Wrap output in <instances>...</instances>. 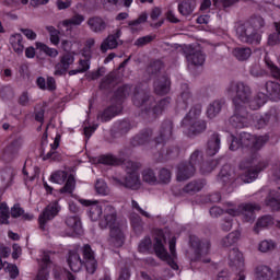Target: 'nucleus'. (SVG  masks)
<instances>
[{"label":"nucleus","mask_w":280,"mask_h":280,"mask_svg":"<svg viewBox=\"0 0 280 280\" xmlns=\"http://www.w3.org/2000/svg\"><path fill=\"white\" fill-rule=\"evenodd\" d=\"M268 143L266 136H253L248 132H241L240 137L231 136L230 150L235 152L242 148L245 156L240 163L241 170H247L241 175L243 183H253L268 165L259 161V150Z\"/></svg>","instance_id":"1"},{"label":"nucleus","mask_w":280,"mask_h":280,"mask_svg":"<svg viewBox=\"0 0 280 280\" xmlns=\"http://www.w3.org/2000/svg\"><path fill=\"white\" fill-rule=\"evenodd\" d=\"M132 102L138 108L144 106L142 113L144 117L151 121L159 119V117H161V115L172 106V97L166 96L156 102L154 96H151L143 90L135 91Z\"/></svg>","instance_id":"2"},{"label":"nucleus","mask_w":280,"mask_h":280,"mask_svg":"<svg viewBox=\"0 0 280 280\" xmlns=\"http://www.w3.org/2000/svg\"><path fill=\"white\" fill-rule=\"evenodd\" d=\"M103 213V219L98 223L100 229H109V244L115 248H121L126 242V234H124L121 224L117 222V209L108 205L104 208Z\"/></svg>","instance_id":"3"},{"label":"nucleus","mask_w":280,"mask_h":280,"mask_svg":"<svg viewBox=\"0 0 280 280\" xmlns=\"http://www.w3.org/2000/svg\"><path fill=\"white\" fill-rule=\"evenodd\" d=\"M266 27V20L261 15H253L249 21L236 26V36L241 43L246 45H261V33L259 30Z\"/></svg>","instance_id":"4"},{"label":"nucleus","mask_w":280,"mask_h":280,"mask_svg":"<svg viewBox=\"0 0 280 280\" xmlns=\"http://www.w3.org/2000/svg\"><path fill=\"white\" fill-rule=\"evenodd\" d=\"M226 95L233 97L232 100L234 106L246 107V104L253 97V90L250 85L244 83L243 81H231L225 88Z\"/></svg>","instance_id":"5"},{"label":"nucleus","mask_w":280,"mask_h":280,"mask_svg":"<svg viewBox=\"0 0 280 280\" xmlns=\"http://www.w3.org/2000/svg\"><path fill=\"white\" fill-rule=\"evenodd\" d=\"M189 244L194 250V255L190 259L191 264L197 261H201V264H211V258L206 256L209 255V250H211V242L200 241L198 236L190 235Z\"/></svg>","instance_id":"6"},{"label":"nucleus","mask_w":280,"mask_h":280,"mask_svg":"<svg viewBox=\"0 0 280 280\" xmlns=\"http://www.w3.org/2000/svg\"><path fill=\"white\" fill-rule=\"evenodd\" d=\"M230 124L233 128H246L248 124V110H246V107L234 106V115L231 116Z\"/></svg>","instance_id":"7"},{"label":"nucleus","mask_w":280,"mask_h":280,"mask_svg":"<svg viewBox=\"0 0 280 280\" xmlns=\"http://www.w3.org/2000/svg\"><path fill=\"white\" fill-rule=\"evenodd\" d=\"M59 211H60V209H58L57 202L48 205L43 210V212L38 217V224H39L40 231L46 230L47 222H51V220H54V218H56L58 215Z\"/></svg>","instance_id":"8"},{"label":"nucleus","mask_w":280,"mask_h":280,"mask_svg":"<svg viewBox=\"0 0 280 280\" xmlns=\"http://www.w3.org/2000/svg\"><path fill=\"white\" fill-rule=\"evenodd\" d=\"M82 255L86 272H89V275H95V271L97 270V260L95 259V253L93 252V248H91V245L85 244L82 247Z\"/></svg>","instance_id":"9"},{"label":"nucleus","mask_w":280,"mask_h":280,"mask_svg":"<svg viewBox=\"0 0 280 280\" xmlns=\"http://www.w3.org/2000/svg\"><path fill=\"white\" fill-rule=\"evenodd\" d=\"M113 182L118 187H127L128 189H139L141 187V180L139 179V173H128L124 179L113 177Z\"/></svg>","instance_id":"10"},{"label":"nucleus","mask_w":280,"mask_h":280,"mask_svg":"<svg viewBox=\"0 0 280 280\" xmlns=\"http://www.w3.org/2000/svg\"><path fill=\"white\" fill-rule=\"evenodd\" d=\"M165 242H166L165 232H163V230H158L156 236L154 237L153 250L156 257H159V259H162L163 257L170 254L165 248Z\"/></svg>","instance_id":"11"},{"label":"nucleus","mask_w":280,"mask_h":280,"mask_svg":"<svg viewBox=\"0 0 280 280\" xmlns=\"http://www.w3.org/2000/svg\"><path fill=\"white\" fill-rule=\"evenodd\" d=\"M261 91H266V100H271V102L280 101V84L277 81H267L260 86Z\"/></svg>","instance_id":"12"},{"label":"nucleus","mask_w":280,"mask_h":280,"mask_svg":"<svg viewBox=\"0 0 280 280\" xmlns=\"http://www.w3.org/2000/svg\"><path fill=\"white\" fill-rule=\"evenodd\" d=\"M73 62H75V57L71 52L61 56L60 62L55 66V75H65Z\"/></svg>","instance_id":"13"},{"label":"nucleus","mask_w":280,"mask_h":280,"mask_svg":"<svg viewBox=\"0 0 280 280\" xmlns=\"http://www.w3.org/2000/svg\"><path fill=\"white\" fill-rule=\"evenodd\" d=\"M205 185H207L205 179L191 180L182 188L180 196H196V194L205 189Z\"/></svg>","instance_id":"14"},{"label":"nucleus","mask_w":280,"mask_h":280,"mask_svg":"<svg viewBox=\"0 0 280 280\" xmlns=\"http://www.w3.org/2000/svg\"><path fill=\"white\" fill-rule=\"evenodd\" d=\"M119 38H121V30H116L114 34L108 35L101 44L102 54H106L109 49H117L119 47Z\"/></svg>","instance_id":"15"},{"label":"nucleus","mask_w":280,"mask_h":280,"mask_svg":"<svg viewBox=\"0 0 280 280\" xmlns=\"http://www.w3.org/2000/svg\"><path fill=\"white\" fill-rule=\"evenodd\" d=\"M124 110V105H110L107 108H105L103 112H100L97 115V119L102 121V124H106V121H110L114 117H117V115H120V113Z\"/></svg>","instance_id":"16"},{"label":"nucleus","mask_w":280,"mask_h":280,"mask_svg":"<svg viewBox=\"0 0 280 280\" xmlns=\"http://www.w3.org/2000/svg\"><path fill=\"white\" fill-rule=\"evenodd\" d=\"M174 130V122L170 119H166L162 122L160 129V137L155 138V143L161 144L165 143V141H170L172 139Z\"/></svg>","instance_id":"17"},{"label":"nucleus","mask_w":280,"mask_h":280,"mask_svg":"<svg viewBox=\"0 0 280 280\" xmlns=\"http://www.w3.org/2000/svg\"><path fill=\"white\" fill-rule=\"evenodd\" d=\"M279 121V109L271 107L264 116H260L256 124L258 128H265L268 124H277Z\"/></svg>","instance_id":"18"},{"label":"nucleus","mask_w":280,"mask_h":280,"mask_svg":"<svg viewBox=\"0 0 280 280\" xmlns=\"http://www.w3.org/2000/svg\"><path fill=\"white\" fill-rule=\"evenodd\" d=\"M196 174V166L191 165L189 162H183L177 167V180L183 183V180H189Z\"/></svg>","instance_id":"19"},{"label":"nucleus","mask_w":280,"mask_h":280,"mask_svg":"<svg viewBox=\"0 0 280 280\" xmlns=\"http://www.w3.org/2000/svg\"><path fill=\"white\" fill-rule=\"evenodd\" d=\"M184 128H188L189 137L196 135H202L207 130V121L202 119L188 120L186 124H182Z\"/></svg>","instance_id":"20"},{"label":"nucleus","mask_w":280,"mask_h":280,"mask_svg":"<svg viewBox=\"0 0 280 280\" xmlns=\"http://www.w3.org/2000/svg\"><path fill=\"white\" fill-rule=\"evenodd\" d=\"M182 92L178 97V104L182 106L185 110L194 104V94H191V90L189 89V84L183 83L180 85Z\"/></svg>","instance_id":"21"},{"label":"nucleus","mask_w":280,"mask_h":280,"mask_svg":"<svg viewBox=\"0 0 280 280\" xmlns=\"http://www.w3.org/2000/svg\"><path fill=\"white\" fill-rule=\"evenodd\" d=\"M67 264L72 272H80L84 266V260L80 258V254L75 250H69L67 254Z\"/></svg>","instance_id":"22"},{"label":"nucleus","mask_w":280,"mask_h":280,"mask_svg":"<svg viewBox=\"0 0 280 280\" xmlns=\"http://www.w3.org/2000/svg\"><path fill=\"white\" fill-rule=\"evenodd\" d=\"M130 91H132V86L125 84L121 86H118L117 90L114 92V95L112 97V102L116 106H122L124 102L130 95Z\"/></svg>","instance_id":"23"},{"label":"nucleus","mask_w":280,"mask_h":280,"mask_svg":"<svg viewBox=\"0 0 280 280\" xmlns=\"http://www.w3.org/2000/svg\"><path fill=\"white\" fill-rule=\"evenodd\" d=\"M82 205L84 207H90L89 213L92 222H97L98 218H102L104 211L102 210V206H100V201L84 199L82 200Z\"/></svg>","instance_id":"24"},{"label":"nucleus","mask_w":280,"mask_h":280,"mask_svg":"<svg viewBox=\"0 0 280 280\" xmlns=\"http://www.w3.org/2000/svg\"><path fill=\"white\" fill-rule=\"evenodd\" d=\"M221 138L220 133L212 132L207 142L206 154L208 156H215L220 152Z\"/></svg>","instance_id":"25"},{"label":"nucleus","mask_w":280,"mask_h":280,"mask_svg":"<svg viewBox=\"0 0 280 280\" xmlns=\"http://www.w3.org/2000/svg\"><path fill=\"white\" fill-rule=\"evenodd\" d=\"M172 82L167 75H162L153 83L155 95H167L170 93Z\"/></svg>","instance_id":"26"},{"label":"nucleus","mask_w":280,"mask_h":280,"mask_svg":"<svg viewBox=\"0 0 280 280\" xmlns=\"http://www.w3.org/2000/svg\"><path fill=\"white\" fill-rule=\"evenodd\" d=\"M40 268L38 270L36 280H47V277H49V266H51V256H49V252H44L42 256V262Z\"/></svg>","instance_id":"27"},{"label":"nucleus","mask_w":280,"mask_h":280,"mask_svg":"<svg viewBox=\"0 0 280 280\" xmlns=\"http://www.w3.org/2000/svg\"><path fill=\"white\" fill-rule=\"evenodd\" d=\"M88 25L91 30V32H94V34H103V32H106V27H108V24L104 19L101 16H93L88 20Z\"/></svg>","instance_id":"28"},{"label":"nucleus","mask_w":280,"mask_h":280,"mask_svg":"<svg viewBox=\"0 0 280 280\" xmlns=\"http://www.w3.org/2000/svg\"><path fill=\"white\" fill-rule=\"evenodd\" d=\"M206 58L207 57L205 54H202V50L191 49L188 54H186V60L194 67H202Z\"/></svg>","instance_id":"29"},{"label":"nucleus","mask_w":280,"mask_h":280,"mask_svg":"<svg viewBox=\"0 0 280 280\" xmlns=\"http://www.w3.org/2000/svg\"><path fill=\"white\" fill-rule=\"evenodd\" d=\"M152 129H144L136 135L131 140V145H145V143H150L152 141Z\"/></svg>","instance_id":"30"},{"label":"nucleus","mask_w":280,"mask_h":280,"mask_svg":"<svg viewBox=\"0 0 280 280\" xmlns=\"http://www.w3.org/2000/svg\"><path fill=\"white\" fill-rule=\"evenodd\" d=\"M259 209V206L255 203H243L241 205V215L244 222H253L255 220V211Z\"/></svg>","instance_id":"31"},{"label":"nucleus","mask_w":280,"mask_h":280,"mask_svg":"<svg viewBox=\"0 0 280 280\" xmlns=\"http://www.w3.org/2000/svg\"><path fill=\"white\" fill-rule=\"evenodd\" d=\"M218 180L219 183H222V185H231V183H235V176H233L231 165L225 164L222 166L218 174Z\"/></svg>","instance_id":"32"},{"label":"nucleus","mask_w":280,"mask_h":280,"mask_svg":"<svg viewBox=\"0 0 280 280\" xmlns=\"http://www.w3.org/2000/svg\"><path fill=\"white\" fill-rule=\"evenodd\" d=\"M196 0H180L177 10L182 16H191L196 10Z\"/></svg>","instance_id":"33"},{"label":"nucleus","mask_w":280,"mask_h":280,"mask_svg":"<svg viewBox=\"0 0 280 280\" xmlns=\"http://www.w3.org/2000/svg\"><path fill=\"white\" fill-rule=\"evenodd\" d=\"M132 129V125L130 124V120H119L114 125V128L112 129V132L115 137H124V135H128L130 130Z\"/></svg>","instance_id":"34"},{"label":"nucleus","mask_w":280,"mask_h":280,"mask_svg":"<svg viewBox=\"0 0 280 280\" xmlns=\"http://www.w3.org/2000/svg\"><path fill=\"white\" fill-rule=\"evenodd\" d=\"M232 56L238 60V62H246L250 56H253V49L250 47L242 46L235 47L232 50Z\"/></svg>","instance_id":"35"},{"label":"nucleus","mask_w":280,"mask_h":280,"mask_svg":"<svg viewBox=\"0 0 280 280\" xmlns=\"http://www.w3.org/2000/svg\"><path fill=\"white\" fill-rule=\"evenodd\" d=\"M9 43H10L13 51H15L18 54V56L23 55V51L25 49V46L23 45V35H21L20 33L11 35Z\"/></svg>","instance_id":"36"},{"label":"nucleus","mask_w":280,"mask_h":280,"mask_svg":"<svg viewBox=\"0 0 280 280\" xmlns=\"http://www.w3.org/2000/svg\"><path fill=\"white\" fill-rule=\"evenodd\" d=\"M231 268H242L244 266V256L240 253V249L232 248L229 253Z\"/></svg>","instance_id":"37"},{"label":"nucleus","mask_w":280,"mask_h":280,"mask_svg":"<svg viewBox=\"0 0 280 280\" xmlns=\"http://www.w3.org/2000/svg\"><path fill=\"white\" fill-rule=\"evenodd\" d=\"M67 228L72 230L75 235H82V220L78 215L66 219Z\"/></svg>","instance_id":"38"},{"label":"nucleus","mask_w":280,"mask_h":280,"mask_svg":"<svg viewBox=\"0 0 280 280\" xmlns=\"http://www.w3.org/2000/svg\"><path fill=\"white\" fill-rule=\"evenodd\" d=\"M267 100H266V93L264 92H258L254 98H249V101L247 102L250 110H259V108H261V106H264V104H266Z\"/></svg>","instance_id":"39"},{"label":"nucleus","mask_w":280,"mask_h":280,"mask_svg":"<svg viewBox=\"0 0 280 280\" xmlns=\"http://www.w3.org/2000/svg\"><path fill=\"white\" fill-rule=\"evenodd\" d=\"M222 106H224V100H217L209 104L207 109V115L209 119H214L222 112Z\"/></svg>","instance_id":"40"},{"label":"nucleus","mask_w":280,"mask_h":280,"mask_svg":"<svg viewBox=\"0 0 280 280\" xmlns=\"http://www.w3.org/2000/svg\"><path fill=\"white\" fill-rule=\"evenodd\" d=\"M202 114V105L201 104H195L190 110L186 114L184 119L182 120V124H189V121L195 119H200V115Z\"/></svg>","instance_id":"41"},{"label":"nucleus","mask_w":280,"mask_h":280,"mask_svg":"<svg viewBox=\"0 0 280 280\" xmlns=\"http://www.w3.org/2000/svg\"><path fill=\"white\" fill-rule=\"evenodd\" d=\"M258 280H275V271L268 266H259L256 268Z\"/></svg>","instance_id":"42"},{"label":"nucleus","mask_w":280,"mask_h":280,"mask_svg":"<svg viewBox=\"0 0 280 280\" xmlns=\"http://www.w3.org/2000/svg\"><path fill=\"white\" fill-rule=\"evenodd\" d=\"M205 158L202 155V151L196 149L191 154H190V158H189V164L192 165V167H201L202 170V165H205Z\"/></svg>","instance_id":"43"},{"label":"nucleus","mask_w":280,"mask_h":280,"mask_svg":"<svg viewBox=\"0 0 280 280\" xmlns=\"http://www.w3.org/2000/svg\"><path fill=\"white\" fill-rule=\"evenodd\" d=\"M84 21H85L84 15L80 13H74L73 16H71L70 19L63 20L62 25L63 27H71V26L79 27V25H82Z\"/></svg>","instance_id":"44"},{"label":"nucleus","mask_w":280,"mask_h":280,"mask_svg":"<svg viewBox=\"0 0 280 280\" xmlns=\"http://www.w3.org/2000/svg\"><path fill=\"white\" fill-rule=\"evenodd\" d=\"M240 231H234L229 233L224 238H222L221 244L224 248H230L233 244H237L241 237Z\"/></svg>","instance_id":"45"},{"label":"nucleus","mask_w":280,"mask_h":280,"mask_svg":"<svg viewBox=\"0 0 280 280\" xmlns=\"http://www.w3.org/2000/svg\"><path fill=\"white\" fill-rule=\"evenodd\" d=\"M272 224H275V222L272 221V217L264 215L256 222L254 231L255 233L259 234V231H261V229H268V226H272Z\"/></svg>","instance_id":"46"},{"label":"nucleus","mask_w":280,"mask_h":280,"mask_svg":"<svg viewBox=\"0 0 280 280\" xmlns=\"http://www.w3.org/2000/svg\"><path fill=\"white\" fill-rule=\"evenodd\" d=\"M91 69V60L89 59H79L78 69L70 70L68 75H78V73H86Z\"/></svg>","instance_id":"47"},{"label":"nucleus","mask_w":280,"mask_h":280,"mask_svg":"<svg viewBox=\"0 0 280 280\" xmlns=\"http://www.w3.org/2000/svg\"><path fill=\"white\" fill-rule=\"evenodd\" d=\"M142 180L143 183H148V185H156L159 183V177H156L154 170L145 168L142 171Z\"/></svg>","instance_id":"48"},{"label":"nucleus","mask_w":280,"mask_h":280,"mask_svg":"<svg viewBox=\"0 0 280 280\" xmlns=\"http://www.w3.org/2000/svg\"><path fill=\"white\" fill-rule=\"evenodd\" d=\"M138 250L144 255H151L152 238L150 236H144L138 245Z\"/></svg>","instance_id":"49"},{"label":"nucleus","mask_w":280,"mask_h":280,"mask_svg":"<svg viewBox=\"0 0 280 280\" xmlns=\"http://www.w3.org/2000/svg\"><path fill=\"white\" fill-rule=\"evenodd\" d=\"M115 74L114 73H108L107 75H105L102 80H101V83H100V89L102 91H108L110 90L112 88L115 86Z\"/></svg>","instance_id":"50"},{"label":"nucleus","mask_w":280,"mask_h":280,"mask_svg":"<svg viewBox=\"0 0 280 280\" xmlns=\"http://www.w3.org/2000/svg\"><path fill=\"white\" fill-rule=\"evenodd\" d=\"M35 45H36V49H39V51H43V54H45L49 58H57L58 57V49L51 48V47H49L46 44L40 43V42H36Z\"/></svg>","instance_id":"51"},{"label":"nucleus","mask_w":280,"mask_h":280,"mask_svg":"<svg viewBox=\"0 0 280 280\" xmlns=\"http://www.w3.org/2000/svg\"><path fill=\"white\" fill-rule=\"evenodd\" d=\"M74 190H75V176H73V174H70L66 179L65 186L61 187L59 191L61 194H73Z\"/></svg>","instance_id":"52"},{"label":"nucleus","mask_w":280,"mask_h":280,"mask_svg":"<svg viewBox=\"0 0 280 280\" xmlns=\"http://www.w3.org/2000/svg\"><path fill=\"white\" fill-rule=\"evenodd\" d=\"M130 223L136 233H141L143 231V220L137 213L130 214Z\"/></svg>","instance_id":"53"},{"label":"nucleus","mask_w":280,"mask_h":280,"mask_svg":"<svg viewBox=\"0 0 280 280\" xmlns=\"http://www.w3.org/2000/svg\"><path fill=\"white\" fill-rule=\"evenodd\" d=\"M275 248H277V243L272 240L261 241L258 245V250H260V253H272Z\"/></svg>","instance_id":"54"},{"label":"nucleus","mask_w":280,"mask_h":280,"mask_svg":"<svg viewBox=\"0 0 280 280\" xmlns=\"http://www.w3.org/2000/svg\"><path fill=\"white\" fill-rule=\"evenodd\" d=\"M147 21H148V13H142L138 16V19L129 21L128 26L130 27V31L132 32V34H135V32H139V30H137V25H141V23H147Z\"/></svg>","instance_id":"55"},{"label":"nucleus","mask_w":280,"mask_h":280,"mask_svg":"<svg viewBox=\"0 0 280 280\" xmlns=\"http://www.w3.org/2000/svg\"><path fill=\"white\" fill-rule=\"evenodd\" d=\"M67 172L57 171L50 175V183H56L57 185H62L67 180Z\"/></svg>","instance_id":"56"},{"label":"nucleus","mask_w":280,"mask_h":280,"mask_svg":"<svg viewBox=\"0 0 280 280\" xmlns=\"http://www.w3.org/2000/svg\"><path fill=\"white\" fill-rule=\"evenodd\" d=\"M161 69H163V61L154 60L148 66L147 71L151 75H156V73L161 72Z\"/></svg>","instance_id":"57"},{"label":"nucleus","mask_w":280,"mask_h":280,"mask_svg":"<svg viewBox=\"0 0 280 280\" xmlns=\"http://www.w3.org/2000/svg\"><path fill=\"white\" fill-rule=\"evenodd\" d=\"M156 39V35H145L139 37L135 43V47H145V45H150L153 40Z\"/></svg>","instance_id":"58"},{"label":"nucleus","mask_w":280,"mask_h":280,"mask_svg":"<svg viewBox=\"0 0 280 280\" xmlns=\"http://www.w3.org/2000/svg\"><path fill=\"white\" fill-rule=\"evenodd\" d=\"M170 180H172V172H170V170L167 168L160 170L158 183H162V185H167Z\"/></svg>","instance_id":"59"},{"label":"nucleus","mask_w":280,"mask_h":280,"mask_svg":"<svg viewBox=\"0 0 280 280\" xmlns=\"http://www.w3.org/2000/svg\"><path fill=\"white\" fill-rule=\"evenodd\" d=\"M98 163H102V165H118L119 160L113 155H102Z\"/></svg>","instance_id":"60"},{"label":"nucleus","mask_w":280,"mask_h":280,"mask_svg":"<svg viewBox=\"0 0 280 280\" xmlns=\"http://www.w3.org/2000/svg\"><path fill=\"white\" fill-rule=\"evenodd\" d=\"M95 189L96 192L100 194V196H107L108 194V186L106 185V182H104V179L96 180Z\"/></svg>","instance_id":"61"},{"label":"nucleus","mask_w":280,"mask_h":280,"mask_svg":"<svg viewBox=\"0 0 280 280\" xmlns=\"http://www.w3.org/2000/svg\"><path fill=\"white\" fill-rule=\"evenodd\" d=\"M25 213V210L21 207V203H14L13 207H11L10 215L13 219L21 218Z\"/></svg>","instance_id":"62"},{"label":"nucleus","mask_w":280,"mask_h":280,"mask_svg":"<svg viewBox=\"0 0 280 280\" xmlns=\"http://www.w3.org/2000/svg\"><path fill=\"white\" fill-rule=\"evenodd\" d=\"M124 167L127 174H137V170H139V163L133 161H127L124 163Z\"/></svg>","instance_id":"63"},{"label":"nucleus","mask_w":280,"mask_h":280,"mask_svg":"<svg viewBox=\"0 0 280 280\" xmlns=\"http://www.w3.org/2000/svg\"><path fill=\"white\" fill-rule=\"evenodd\" d=\"M218 165H220V160H211L203 163L201 170H203V172H213Z\"/></svg>","instance_id":"64"}]
</instances>
